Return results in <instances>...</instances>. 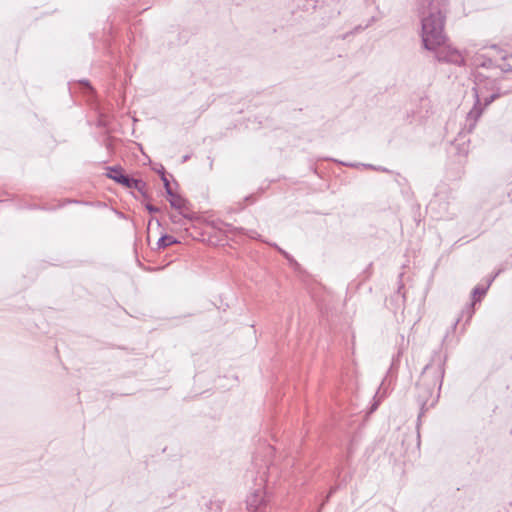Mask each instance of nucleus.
<instances>
[{
    "instance_id": "f257e3e1",
    "label": "nucleus",
    "mask_w": 512,
    "mask_h": 512,
    "mask_svg": "<svg viewBox=\"0 0 512 512\" xmlns=\"http://www.w3.org/2000/svg\"><path fill=\"white\" fill-rule=\"evenodd\" d=\"M414 6L421 22L423 46L434 51L446 41L444 26L449 0H414Z\"/></svg>"
},
{
    "instance_id": "f03ea898",
    "label": "nucleus",
    "mask_w": 512,
    "mask_h": 512,
    "mask_svg": "<svg viewBox=\"0 0 512 512\" xmlns=\"http://www.w3.org/2000/svg\"><path fill=\"white\" fill-rule=\"evenodd\" d=\"M446 356L441 351H434L430 362L423 368L417 382V400L421 415L433 407L439 399L445 373Z\"/></svg>"
},
{
    "instance_id": "7ed1b4c3",
    "label": "nucleus",
    "mask_w": 512,
    "mask_h": 512,
    "mask_svg": "<svg viewBox=\"0 0 512 512\" xmlns=\"http://www.w3.org/2000/svg\"><path fill=\"white\" fill-rule=\"evenodd\" d=\"M475 103L466 117L465 127L468 132H472L481 117L485 107L497 99L501 93L495 88V81L487 79L483 83H476L473 88Z\"/></svg>"
},
{
    "instance_id": "20e7f679",
    "label": "nucleus",
    "mask_w": 512,
    "mask_h": 512,
    "mask_svg": "<svg viewBox=\"0 0 512 512\" xmlns=\"http://www.w3.org/2000/svg\"><path fill=\"white\" fill-rule=\"evenodd\" d=\"M246 508L248 512H272L271 497L264 488L258 487L247 496Z\"/></svg>"
},
{
    "instance_id": "39448f33",
    "label": "nucleus",
    "mask_w": 512,
    "mask_h": 512,
    "mask_svg": "<svg viewBox=\"0 0 512 512\" xmlns=\"http://www.w3.org/2000/svg\"><path fill=\"white\" fill-rule=\"evenodd\" d=\"M466 56L467 53L463 55L458 50L448 46L438 53L437 58L440 61H445L456 65H462L464 64Z\"/></svg>"
},
{
    "instance_id": "423d86ee",
    "label": "nucleus",
    "mask_w": 512,
    "mask_h": 512,
    "mask_svg": "<svg viewBox=\"0 0 512 512\" xmlns=\"http://www.w3.org/2000/svg\"><path fill=\"white\" fill-rule=\"evenodd\" d=\"M476 302L472 301L471 304L467 305L461 312V315L456 319L455 323L453 324L452 328L455 329L457 324L460 322V320L463 317H466V323L470 321L474 314V305Z\"/></svg>"
},
{
    "instance_id": "0eeeda50",
    "label": "nucleus",
    "mask_w": 512,
    "mask_h": 512,
    "mask_svg": "<svg viewBox=\"0 0 512 512\" xmlns=\"http://www.w3.org/2000/svg\"><path fill=\"white\" fill-rule=\"evenodd\" d=\"M170 197L169 202L170 205L177 210H185L186 208V200L180 195L172 192V195H168Z\"/></svg>"
},
{
    "instance_id": "6e6552de",
    "label": "nucleus",
    "mask_w": 512,
    "mask_h": 512,
    "mask_svg": "<svg viewBox=\"0 0 512 512\" xmlns=\"http://www.w3.org/2000/svg\"><path fill=\"white\" fill-rule=\"evenodd\" d=\"M495 276L492 277L489 281H488V285L487 287H475L472 291V297H473V300L474 302H478L481 300V297L484 296L487 292V289L488 287L490 286V284L492 283V281L494 280Z\"/></svg>"
},
{
    "instance_id": "1a4fd4ad",
    "label": "nucleus",
    "mask_w": 512,
    "mask_h": 512,
    "mask_svg": "<svg viewBox=\"0 0 512 512\" xmlns=\"http://www.w3.org/2000/svg\"><path fill=\"white\" fill-rule=\"evenodd\" d=\"M175 243H177V240L174 237H172L170 235H163L157 241V248L164 249V248L171 246Z\"/></svg>"
},
{
    "instance_id": "9d476101",
    "label": "nucleus",
    "mask_w": 512,
    "mask_h": 512,
    "mask_svg": "<svg viewBox=\"0 0 512 512\" xmlns=\"http://www.w3.org/2000/svg\"><path fill=\"white\" fill-rule=\"evenodd\" d=\"M123 170L120 167H108L107 177L113 179L117 183L121 181V177H124Z\"/></svg>"
},
{
    "instance_id": "9b49d317",
    "label": "nucleus",
    "mask_w": 512,
    "mask_h": 512,
    "mask_svg": "<svg viewBox=\"0 0 512 512\" xmlns=\"http://www.w3.org/2000/svg\"><path fill=\"white\" fill-rule=\"evenodd\" d=\"M185 210H179L177 213L170 214V220L174 224H183V219H191V217L184 212Z\"/></svg>"
},
{
    "instance_id": "f8f14e48",
    "label": "nucleus",
    "mask_w": 512,
    "mask_h": 512,
    "mask_svg": "<svg viewBox=\"0 0 512 512\" xmlns=\"http://www.w3.org/2000/svg\"><path fill=\"white\" fill-rule=\"evenodd\" d=\"M131 187L130 189H135L141 193H144V189L146 187V183L140 179H133V181L131 182Z\"/></svg>"
},
{
    "instance_id": "ddd939ff",
    "label": "nucleus",
    "mask_w": 512,
    "mask_h": 512,
    "mask_svg": "<svg viewBox=\"0 0 512 512\" xmlns=\"http://www.w3.org/2000/svg\"><path fill=\"white\" fill-rule=\"evenodd\" d=\"M162 182H163V185H164V188H165V191L167 193V195H172V188H171V185H170V182L166 176V173L165 172H162Z\"/></svg>"
},
{
    "instance_id": "4468645a",
    "label": "nucleus",
    "mask_w": 512,
    "mask_h": 512,
    "mask_svg": "<svg viewBox=\"0 0 512 512\" xmlns=\"http://www.w3.org/2000/svg\"><path fill=\"white\" fill-rule=\"evenodd\" d=\"M134 178L130 177L129 175L125 174L124 177H121V181L119 182V184L127 187V188H130L131 187V182L133 181Z\"/></svg>"
},
{
    "instance_id": "2eb2a0df",
    "label": "nucleus",
    "mask_w": 512,
    "mask_h": 512,
    "mask_svg": "<svg viewBox=\"0 0 512 512\" xmlns=\"http://www.w3.org/2000/svg\"><path fill=\"white\" fill-rule=\"evenodd\" d=\"M146 209L150 212V213H156L159 211V209L151 204H147L146 205Z\"/></svg>"
},
{
    "instance_id": "dca6fc26",
    "label": "nucleus",
    "mask_w": 512,
    "mask_h": 512,
    "mask_svg": "<svg viewBox=\"0 0 512 512\" xmlns=\"http://www.w3.org/2000/svg\"><path fill=\"white\" fill-rule=\"evenodd\" d=\"M279 251L286 257L287 260H289L290 262H294V260L290 257V255L287 252L281 249H279Z\"/></svg>"
},
{
    "instance_id": "f3484780",
    "label": "nucleus",
    "mask_w": 512,
    "mask_h": 512,
    "mask_svg": "<svg viewBox=\"0 0 512 512\" xmlns=\"http://www.w3.org/2000/svg\"><path fill=\"white\" fill-rule=\"evenodd\" d=\"M162 172H165V169L163 166H160V169L157 170V173L160 175L161 178H162Z\"/></svg>"
},
{
    "instance_id": "a211bd4d",
    "label": "nucleus",
    "mask_w": 512,
    "mask_h": 512,
    "mask_svg": "<svg viewBox=\"0 0 512 512\" xmlns=\"http://www.w3.org/2000/svg\"><path fill=\"white\" fill-rule=\"evenodd\" d=\"M362 166L364 167H367V168H371V169H376L373 165L371 164H362Z\"/></svg>"
},
{
    "instance_id": "6ab92c4d",
    "label": "nucleus",
    "mask_w": 512,
    "mask_h": 512,
    "mask_svg": "<svg viewBox=\"0 0 512 512\" xmlns=\"http://www.w3.org/2000/svg\"><path fill=\"white\" fill-rule=\"evenodd\" d=\"M436 204V201H432L429 205L430 209H433Z\"/></svg>"
},
{
    "instance_id": "aec40b11",
    "label": "nucleus",
    "mask_w": 512,
    "mask_h": 512,
    "mask_svg": "<svg viewBox=\"0 0 512 512\" xmlns=\"http://www.w3.org/2000/svg\"><path fill=\"white\" fill-rule=\"evenodd\" d=\"M188 159H189V156H188V155H185V156H183V160H182V162H186Z\"/></svg>"
},
{
    "instance_id": "412c9836",
    "label": "nucleus",
    "mask_w": 512,
    "mask_h": 512,
    "mask_svg": "<svg viewBox=\"0 0 512 512\" xmlns=\"http://www.w3.org/2000/svg\"><path fill=\"white\" fill-rule=\"evenodd\" d=\"M83 83L87 86V88H88L89 90H92V87L89 85V83H88V82H83Z\"/></svg>"
},
{
    "instance_id": "4be33fe9",
    "label": "nucleus",
    "mask_w": 512,
    "mask_h": 512,
    "mask_svg": "<svg viewBox=\"0 0 512 512\" xmlns=\"http://www.w3.org/2000/svg\"><path fill=\"white\" fill-rule=\"evenodd\" d=\"M374 410H376V404H374V405L372 406V408H371V412H372V411H374Z\"/></svg>"
}]
</instances>
